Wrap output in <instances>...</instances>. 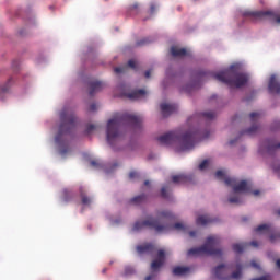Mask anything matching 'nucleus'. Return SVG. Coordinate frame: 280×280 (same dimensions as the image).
Returning a JSON list of instances; mask_svg holds the SVG:
<instances>
[{"mask_svg":"<svg viewBox=\"0 0 280 280\" xmlns=\"http://www.w3.org/2000/svg\"><path fill=\"white\" fill-rule=\"evenodd\" d=\"M103 272H106V269H104Z\"/></svg>","mask_w":280,"mask_h":280,"instance_id":"nucleus-57","label":"nucleus"},{"mask_svg":"<svg viewBox=\"0 0 280 280\" xmlns=\"http://www.w3.org/2000/svg\"><path fill=\"white\" fill-rule=\"evenodd\" d=\"M143 119L141 116L124 113V114H116L113 119H109L107 122L106 129V139L109 145H114L115 141L121 137V132L119 129L124 124H130L136 128H141V122Z\"/></svg>","mask_w":280,"mask_h":280,"instance_id":"nucleus-2","label":"nucleus"},{"mask_svg":"<svg viewBox=\"0 0 280 280\" xmlns=\"http://www.w3.org/2000/svg\"><path fill=\"white\" fill-rule=\"evenodd\" d=\"M198 139H202V133L200 131H186L180 133V131H170L158 138L161 145H173V143H179V152H185V150H194V145Z\"/></svg>","mask_w":280,"mask_h":280,"instance_id":"nucleus-3","label":"nucleus"},{"mask_svg":"<svg viewBox=\"0 0 280 280\" xmlns=\"http://www.w3.org/2000/svg\"><path fill=\"white\" fill-rule=\"evenodd\" d=\"M147 200L145 195H139L130 199L131 205H142Z\"/></svg>","mask_w":280,"mask_h":280,"instance_id":"nucleus-24","label":"nucleus"},{"mask_svg":"<svg viewBox=\"0 0 280 280\" xmlns=\"http://www.w3.org/2000/svg\"><path fill=\"white\" fill-rule=\"evenodd\" d=\"M152 279H154V275H150V276H147V277L144 278V280H152Z\"/></svg>","mask_w":280,"mask_h":280,"instance_id":"nucleus-48","label":"nucleus"},{"mask_svg":"<svg viewBox=\"0 0 280 280\" xmlns=\"http://www.w3.org/2000/svg\"><path fill=\"white\" fill-rule=\"evenodd\" d=\"M152 43V39L150 37L142 38L136 43V47H143L145 45H150Z\"/></svg>","mask_w":280,"mask_h":280,"instance_id":"nucleus-26","label":"nucleus"},{"mask_svg":"<svg viewBox=\"0 0 280 280\" xmlns=\"http://www.w3.org/2000/svg\"><path fill=\"white\" fill-rule=\"evenodd\" d=\"M250 267L252 268H259V264H257V261H255V260H252Z\"/></svg>","mask_w":280,"mask_h":280,"instance_id":"nucleus-43","label":"nucleus"},{"mask_svg":"<svg viewBox=\"0 0 280 280\" xmlns=\"http://www.w3.org/2000/svg\"><path fill=\"white\" fill-rule=\"evenodd\" d=\"M150 75H151V71H150V70H147V71L144 72V78H150Z\"/></svg>","mask_w":280,"mask_h":280,"instance_id":"nucleus-47","label":"nucleus"},{"mask_svg":"<svg viewBox=\"0 0 280 280\" xmlns=\"http://www.w3.org/2000/svg\"><path fill=\"white\" fill-rule=\"evenodd\" d=\"M215 178H218L219 180H224V183H226V178H232V177L226 176L224 171H217Z\"/></svg>","mask_w":280,"mask_h":280,"instance_id":"nucleus-27","label":"nucleus"},{"mask_svg":"<svg viewBox=\"0 0 280 280\" xmlns=\"http://www.w3.org/2000/svg\"><path fill=\"white\" fill-rule=\"evenodd\" d=\"M91 113H94V110H97V104H95V103H92L91 105H90V109H89Z\"/></svg>","mask_w":280,"mask_h":280,"instance_id":"nucleus-40","label":"nucleus"},{"mask_svg":"<svg viewBox=\"0 0 280 280\" xmlns=\"http://www.w3.org/2000/svg\"><path fill=\"white\" fill-rule=\"evenodd\" d=\"M269 93L273 95H279L280 93V82L277 80V75L272 74L269 79L268 84Z\"/></svg>","mask_w":280,"mask_h":280,"instance_id":"nucleus-14","label":"nucleus"},{"mask_svg":"<svg viewBox=\"0 0 280 280\" xmlns=\"http://www.w3.org/2000/svg\"><path fill=\"white\" fill-rule=\"evenodd\" d=\"M150 10H151V14H154V12H156V5L151 4Z\"/></svg>","mask_w":280,"mask_h":280,"instance_id":"nucleus-44","label":"nucleus"},{"mask_svg":"<svg viewBox=\"0 0 280 280\" xmlns=\"http://www.w3.org/2000/svg\"><path fill=\"white\" fill-rule=\"evenodd\" d=\"M160 108L163 117H170V115H173V113H176V110H178V105L162 103L160 105Z\"/></svg>","mask_w":280,"mask_h":280,"instance_id":"nucleus-12","label":"nucleus"},{"mask_svg":"<svg viewBox=\"0 0 280 280\" xmlns=\"http://www.w3.org/2000/svg\"><path fill=\"white\" fill-rule=\"evenodd\" d=\"M93 130H95V125H89L86 128V135H91V132H93Z\"/></svg>","mask_w":280,"mask_h":280,"instance_id":"nucleus-38","label":"nucleus"},{"mask_svg":"<svg viewBox=\"0 0 280 280\" xmlns=\"http://www.w3.org/2000/svg\"><path fill=\"white\" fill-rule=\"evenodd\" d=\"M280 143L275 142V140H267L266 150L268 154H272L275 150H279Z\"/></svg>","mask_w":280,"mask_h":280,"instance_id":"nucleus-20","label":"nucleus"},{"mask_svg":"<svg viewBox=\"0 0 280 280\" xmlns=\"http://www.w3.org/2000/svg\"><path fill=\"white\" fill-rule=\"evenodd\" d=\"M225 272H226V265L224 264L217 266L212 271L214 277L220 280L242 279V264L236 265V271H234L231 276L226 277Z\"/></svg>","mask_w":280,"mask_h":280,"instance_id":"nucleus-8","label":"nucleus"},{"mask_svg":"<svg viewBox=\"0 0 280 280\" xmlns=\"http://www.w3.org/2000/svg\"><path fill=\"white\" fill-rule=\"evenodd\" d=\"M130 275H135V268L133 267H126L125 268V277H130Z\"/></svg>","mask_w":280,"mask_h":280,"instance_id":"nucleus-33","label":"nucleus"},{"mask_svg":"<svg viewBox=\"0 0 280 280\" xmlns=\"http://www.w3.org/2000/svg\"><path fill=\"white\" fill-rule=\"evenodd\" d=\"M189 267H180V266H177V267H174L173 268V275L175 277H183V275H187V272H189Z\"/></svg>","mask_w":280,"mask_h":280,"instance_id":"nucleus-22","label":"nucleus"},{"mask_svg":"<svg viewBox=\"0 0 280 280\" xmlns=\"http://www.w3.org/2000/svg\"><path fill=\"white\" fill-rule=\"evenodd\" d=\"M172 212L162 211L158 213V218L148 217L144 221H137L133 224V231H142V229H153L156 233H165V231H185V224L175 223L170 225Z\"/></svg>","mask_w":280,"mask_h":280,"instance_id":"nucleus-1","label":"nucleus"},{"mask_svg":"<svg viewBox=\"0 0 280 280\" xmlns=\"http://www.w3.org/2000/svg\"><path fill=\"white\" fill-rule=\"evenodd\" d=\"M249 119L253 125L249 129L243 131V135L253 136L259 130V126H257V121H259V119H261V113L253 112L252 114H249Z\"/></svg>","mask_w":280,"mask_h":280,"instance_id":"nucleus-10","label":"nucleus"},{"mask_svg":"<svg viewBox=\"0 0 280 280\" xmlns=\"http://www.w3.org/2000/svg\"><path fill=\"white\" fill-rule=\"evenodd\" d=\"M71 198H73V192H71L70 190L65 189L63 190V200L66 202H69L71 200Z\"/></svg>","mask_w":280,"mask_h":280,"instance_id":"nucleus-29","label":"nucleus"},{"mask_svg":"<svg viewBox=\"0 0 280 280\" xmlns=\"http://www.w3.org/2000/svg\"><path fill=\"white\" fill-rule=\"evenodd\" d=\"M198 226H207V224H211L213 219L209 218L208 215H200L196 220Z\"/></svg>","mask_w":280,"mask_h":280,"instance_id":"nucleus-21","label":"nucleus"},{"mask_svg":"<svg viewBox=\"0 0 280 280\" xmlns=\"http://www.w3.org/2000/svg\"><path fill=\"white\" fill-rule=\"evenodd\" d=\"M189 180H191V177L185 174L172 176V183H174L175 185H185V183H189Z\"/></svg>","mask_w":280,"mask_h":280,"instance_id":"nucleus-18","label":"nucleus"},{"mask_svg":"<svg viewBox=\"0 0 280 280\" xmlns=\"http://www.w3.org/2000/svg\"><path fill=\"white\" fill-rule=\"evenodd\" d=\"M200 116L203 117V119H206L207 121H211V120L215 119V117H217L214 112L201 113Z\"/></svg>","mask_w":280,"mask_h":280,"instance_id":"nucleus-25","label":"nucleus"},{"mask_svg":"<svg viewBox=\"0 0 280 280\" xmlns=\"http://www.w3.org/2000/svg\"><path fill=\"white\" fill-rule=\"evenodd\" d=\"M171 55L174 58H184V56H189V51H187L185 48H178V46H172Z\"/></svg>","mask_w":280,"mask_h":280,"instance_id":"nucleus-17","label":"nucleus"},{"mask_svg":"<svg viewBox=\"0 0 280 280\" xmlns=\"http://www.w3.org/2000/svg\"><path fill=\"white\" fill-rule=\"evenodd\" d=\"M275 172H280V166H276L275 164L271 166Z\"/></svg>","mask_w":280,"mask_h":280,"instance_id":"nucleus-46","label":"nucleus"},{"mask_svg":"<svg viewBox=\"0 0 280 280\" xmlns=\"http://www.w3.org/2000/svg\"><path fill=\"white\" fill-rule=\"evenodd\" d=\"M189 235H190V237H196V231H190Z\"/></svg>","mask_w":280,"mask_h":280,"instance_id":"nucleus-49","label":"nucleus"},{"mask_svg":"<svg viewBox=\"0 0 280 280\" xmlns=\"http://www.w3.org/2000/svg\"><path fill=\"white\" fill-rule=\"evenodd\" d=\"M243 16H247L250 19V21L257 22V21H270L271 23H277L280 25V15L277 14L275 11H245L243 13Z\"/></svg>","mask_w":280,"mask_h":280,"instance_id":"nucleus-7","label":"nucleus"},{"mask_svg":"<svg viewBox=\"0 0 280 280\" xmlns=\"http://www.w3.org/2000/svg\"><path fill=\"white\" fill-rule=\"evenodd\" d=\"M139 177V173H137L136 171H131L130 173H129V178L131 179V180H135V178H138Z\"/></svg>","mask_w":280,"mask_h":280,"instance_id":"nucleus-37","label":"nucleus"},{"mask_svg":"<svg viewBox=\"0 0 280 280\" xmlns=\"http://www.w3.org/2000/svg\"><path fill=\"white\" fill-rule=\"evenodd\" d=\"M230 205H242V199L238 196L230 197L229 198Z\"/></svg>","mask_w":280,"mask_h":280,"instance_id":"nucleus-31","label":"nucleus"},{"mask_svg":"<svg viewBox=\"0 0 280 280\" xmlns=\"http://www.w3.org/2000/svg\"><path fill=\"white\" fill-rule=\"evenodd\" d=\"M200 78H214L228 86H235V89H242L248 84V74L240 72L237 66H231L230 69L214 73V72H200Z\"/></svg>","mask_w":280,"mask_h":280,"instance_id":"nucleus-4","label":"nucleus"},{"mask_svg":"<svg viewBox=\"0 0 280 280\" xmlns=\"http://www.w3.org/2000/svg\"><path fill=\"white\" fill-rule=\"evenodd\" d=\"M144 185L148 187L150 185V180H145Z\"/></svg>","mask_w":280,"mask_h":280,"instance_id":"nucleus-54","label":"nucleus"},{"mask_svg":"<svg viewBox=\"0 0 280 280\" xmlns=\"http://www.w3.org/2000/svg\"><path fill=\"white\" fill-rule=\"evenodd\" d=\"M170 191H172V187L170 185H165L161 189V196L165 200L170 199Z\"/></svg>","mask_w":280,"mask_h":280,"instance_id":"nucleus-23","label":"nucleus"},{"mask_svg":"<svg viewBox=\"0 0 280 280\" xmlns=\"http://www.w3.org/2000/svg\"><path fill=\"white\" fill-rule=\"evenodd\" d=\"M194 119H196V116H192L191 118H189L188 122L191 124V121H194Z\"/></svg>","mask_w":280,"mask_h":280,"instance_id":"nucleus-51","label":"nucleus"},{"mask_svg":"<svg viewBox=\"0 0 280 280\" xmlns=\"http://www.w3.org/2000/svg\"><path fill=\"white\" fill-rule=\"evenodd\" d=\"M253 194L254 196H259V190H254Z\"/></svg>","mask_w":280,"mask_h":280,"instance_id":"nucleus-52","label":"nucleus"},{"mask_svg":"<svg viewBox=\"0 0 280 280\" xmlns=\"http://www.w3.org/2000/svg\"><path fill=\"white\" fill-rule=\"evenodd\" d=\"M67 152H69V148H63V149L60 150V154L62 156H65V154H67Z\"/></svg>","mask_w":280,"mask_h":280,"instance_id":"nucleus-42","label":"nucleus"},{"mask_svg":"<svg viewBox=\"0 0 280 280\" xmlns=\"http://www.w3.org/2000/svg\"><path fill=\"white\" fill-rule=\"evenodd\" d=\"M209 165V160H203L200 164H199V170H207V166Z\"/></svg>","mask_w":280,"mask_h":280,"instance_id":"nucleus-35","label":"nucleus"},{"mask_svg":"<svg viewBox=\"0 0 280 280\" xmlns=\"http://www.w3.org/2000/svg\"><path fill=\"white\" fill-rule=\"evenodd\" d=\"M115 73H124V71H126V68H122V67H116L114 69Z\"/></svg>","mask_w":280,"mask_h":280,"instance_id":"nucleus-39","label":"nucleus"},{"mask_svg":"<svg viewBox=\"0 0 280 280\" xmlns=\"http://www.w3.org/2000/svg\"><path fill=\"white\" fill-rule=\"evenodd\" d=\"M165 264V250H158V259L153 260L151 264V270L156 271Z\"/></svg>","mask_w":280,"mask_h":280,"instance_id":"nucleus-13","label":"nucleus"},{"mask_svg":"<svg viewBox=\"0 0 280 280\" xmlns=\"http://www.w3.org/2000/svg\"><path fill=\"white\" fill-rule=\"evenodd\" d=\"M233 143H235V141H234V140H231V141H230V145H233Z\"/></svg>","mask_w":280,"mask_h":280,"instance_id":"nucleus-55","label":"nucleus"},{"mask_svg":"<svg viewBox=\"0 0 280 280\" xmlns=\"http://www.w3.org/2000/svg\"><path fill=\"white\" fill-rule=\"evenodd\" d=\"M276 236L272 234L270 235V242H275Z\"/></svg>","mask_w":280,"mask_h":280,"instance_id":"nucleus-53","label":"nucleus"},{"mask_svg":"<svg viewBox=\"0 0 280 280\" xmlns=\"http://www.w3.org/2000/svg\"><path fill=\"white\" fill-rule=\"evenodd\" d=\"M145 95H148L145 90H136L126 94L128 100H141V97H145Z\"/></svg>","mask_w":280,"mask_h":280,"instance_id":"nucleus-19","label":"nucleus"},{"mask_svg":"<svg viewBox=\"0 0 280 280\" xmlns=\"http://www.w3.org/2000/svg\"><path fill=\"white\" fill-rule=\"evenodd\" d=\"M277 215L280 217V209L276 211Z\"/></svg>","mask_w":280,"mask_h":280,"instance_id":"nucleus-56","label":"nucleus"},{"mask_svg":"<svg viewBox=\"0 0 280 280\" xmlns=\"http://www.w3.org/2000/svg\"><path fill=\"white\" fill-rule=\"evenodd\" d=\"M222 241L218 236H209L205 244L200 247H195L188 250L187 255L189 257H199L200 255H210L211 257H222L223 252L220 246Z\"/></svg>","mask_w":280,"mask_h":280,"instance_id":"nucleus-5","label":"nucleus"},{"mask_svg":"<svg viewBox=\"0 0 280 280\" xmlns=\"http://www.w3.org/2000/svg\"><path fill=\"white\" fill-rule=\"evenodd\" d=\"M252 280H270V276H262V277H259V278H254Z\"/></svg>","mask_w":280,"mask_h":280,"instance_id":"nucleus-41","label":"nucleus"},{"mask_svg":"<svg viewBox=\"0 0 280 280\" xmlns=\"http://www.w3.org/2000/svg\"><path fill=\"white\" fill-rule=\"evenodd\" d=\"M225 185H228V187H233L235 194L240 191H250V186H248L246 180H242L237 184V179L235 178H225Z\"/></svg>","mask_w":280,"mask_h":280,"instance_id":"nucleus-9","label":"nucleus"},{"mask_svg":"<svg viewBox=\"0 0 280 280\" xmlns=\"http://www.w3.org/2000/svg\"><path fill=\"white\" fill-rule=\"evenodd\" d=\"M136 250L138 255H154V252L156 250V246L152 243H144L142 245H138L136 247Z\"/></svg>","mask_w":280,"mask_h":280,"instance_id":"nucleus-11","label":"nucleus"},{"mask_svg":"<svg viewBox=\"0 0 280 280\" xmlns=\"http://www.w3.org/2000/svg\"><path fill=\"white\" fill-rule=\"evenodd\" d=\"M89 96L93 97L95 93H100L104 89V83L102 81H90L89 82Z\"/></svg>","mask_w":280,"mask_h":280,"instance_id":"nucleus-16","label":"nucleus"},{"mask_svg":"<svg viewBox=\"0 0 280 280\" xmlns=\"http://www.w3.org/2000/svg\"><path fill=\"white\" fill-rule=\"evenodd\" d=\"M248 246H254V248H257L259 246V243L257 241H252L250 243H236L232 245L233 250L240 255L244 253V248H248Z\"/></svg>","mask_w":280,"mask_h":280,"instance_id":"nucleus-15","label":"nucleus"},{"mask_svg":"<svg viewBox=\"0 0 280 280\" xmlns=\"http://www.w3.org/2000/svg\"><path fill=\"white\" fill-rule=\"evenodd\" d=\"M276 266H277V268H279V270H280V259H278V260L276 261Z\"/></svg>","mask_w":280,"mask_h":280,"instance_id":"nucleus-50","label":"nucleus"},{"mask_svg":"<svg viewBox=\"0 0 280 280\" xmlns=\"http://www.w3.org/2000/svg\"><path fill=\"white\" fill-rule=\"evenodd\" d=\"M90 165H91L92 167H95L96 170H100V167H102V163H100V161H97V160H92V161L90 162Z\"/></svg>","mask_w":280,"mask_h":280,"instance_id":"nucleus-34","label":"nucleus"},{"mask_svg":"<svg viewBox=\"0 0 280 280\" xmlns=\"http://www.w3.org/2000/svg\"><path fill=\"white\" fill-rule=\"evenodd\" d=\"M130 10H139V3H135L133 5H131Z\"/></svg>","mask_w":280,"mask_h":280,"instance_id":"nucleus-45","label":"nucleus"},{"mask_svg":"<svg viewBox=\"0 0 280 280\" xmlns=\"http://www.w3.org/2000/svg\"><path fill=\"white\" fill-rule=\"evenodd\" d=\"M60 126L59 131L55 138L56 143H60L62 141L63 135H69L73 128H75L78 124V117H75V114L73 112L65 108L60 113Z\"/></svg>","mask_w":280,"mask_h":280,"instance_id":"nucleus-6","label":"nucleus"},{"mask_svg":"<svg viewBox=\"0 0 280 280\" xmlns=\"http://www.w3.org/2000/svg\"><path fill=\"white\" fill-rule=\"evenodd\" d=\"M269 230H270V225L261 224V225H258L254 231L255 233H264V231H269Z\"/></svg>","mask_w":280,"mask_h":280,"instance_id":"nucleus-28","label":"nucleus"},{"mask_svg":"<svg viewBox=\"0 0 280 280\" xmlns=\"http://www.w3.org/2000/svg\"><path fill=\"white\" fill-rule=\"evenodd\" d=\"M81 202L82 205H91V197L86 196L84 192H81Z\"/></svg>","mask_w":280,"mask_h":280,"instance_id":"nucleus-30","label":"nucleus"},{"mask_svg":"<svg viewBox=\"0 0 280 280\" xmlns=\"http://www.w3.org/2000/svg\"><path fill=\"white\" fill-rule=\"evenodd\" d=\"M127 65L130 69H137V62L133 59H130Z\"/></svg>","mask_w":280,"mask_h":280,"instance_id":"nucleus-36","label":"nucleus"},{"mask_svg":"<svg viewBox=\"0 0 280 280\" xmlns=\"http://www.w3.org/2000/svg\"><path fill=\"white\" fill-rule=\"evenodd\" d=\"M10 82H12L11 79L5 83L3 88H0V95L1 93H8V91H10Z\"/></svg>","mask_w":280,"mask_h":280,"instance_id":"nucleus-32","label":"nucleus"}]
</instances>
